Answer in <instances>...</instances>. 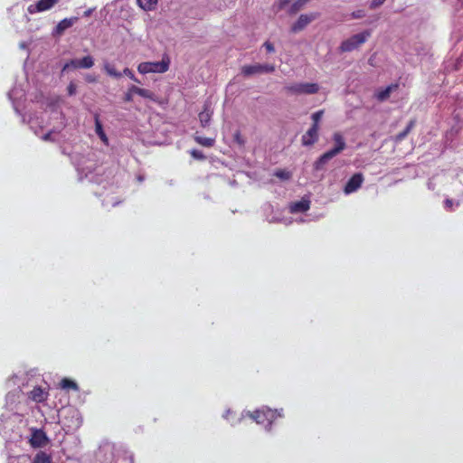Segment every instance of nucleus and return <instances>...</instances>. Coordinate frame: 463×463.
<instances>
[{"label":"nucleus","mask_w":463,"mask_h":463,"mask_svg":"<svg viewBox=\"0 0 463 463\" xmlns=\"http://www.w3.org/2000/svg\"><path fill=\"white\" fill-rule=\"evenodd\" d=\"M131 91H135V94L139 95L143 98L151 99V100L156 99V96L155 95V93L146 89H142L137 86L132 85Z\"/></svg>","instance_id":"obj_19"},{"label":"nucleus","mask_w":463,"mask_h":463,"mask_svg":"<svg viewBox=\"0 0 463 463\" xmlns=\"http://www.w3.org/2000/svg\"><path fill=\"white\" fill-rule=\"evenodd\" d=\"M213 113V112L211 109V105L206 102L204 104L203 110L199 113V120L203 128H206L210 125Z\"/></svg>","instance_id":"obj_15"},{"label":"nucleus","mask_w":463,"mask_h":463,"mask_svg":"<svg viewBox=\"0 0 463 463\" xmlns=\"http://www.w3.org/2000/svg\"><path fill=\"white\" fill-rule=\"evenodd\" d=\"M79 68L80 69H90L94 65V59L90 55H87L81 59H79Z\"/></svg>","instance_id":"obj_23"},{"label":"nucleus","mask_w":463,"mask_h":463,"mask_svg":"<svg viewBox=\"0 0 463 463\" xmlns=\"http://www.w3.org/2000/svg\"><path fill=\"white\" fill-rule=\"evenodd\" d=\"M57 2L58 0H38L36 3L30 5L27 11L31 14L44 12L52 8Z\"/></svg>","instance_id":"obj_10"},{"label":"nucleus","mask_w":463,"mask_h":463,"mask_svg":"<svg viewBox=\"0 0 463 463\" xmlns=\"http://www.w3.org/2000/svg\"><path fill=\"white\" fill-rule=\"evenodd\" d=\"M103 69L111 77L118 79L122 76V73L118 72L114 67V65L110 64L108 61L104 62Z\"/></svg>","instance_id":"obj_22"},{"label":"nucleus","mask_w":463,"mask_h":463,"mask_svg":"<svg viewBox=\"0 0 463 463\" xmlns=\"http://www.w3.org/2000/svg\"><path fill=\"white\" fill-rule=\"evenodd\" d=\"M263 46L269 52H274V51H275L274 45L270 42H268V41L265 42Z\"/></svg>","instance_id":"obj_38"},{"label":"nucleus","mask_w":463,"mask_h":463,"mask_svg":"<svg viewBox=\"0 0 463 463\" xmlns=\"http://www.w3.org/2000/svg\"><path fill=\"white\" fill-rule=\"evenodd\" d=\"M275 411L270 407H261L254 411L250 417L259 424L270 425Z\"/></svg>","instance_id":"obj_6"},{"label":"nucleus","mask_w":463,"mask_h":463,"mask_svg":"<svg viewBox=\"0 0 463 463\" xmlns=\"http://www.w3.org/2000/svg\"><path fill=\"white\" fill-rule=\"evenodd\" d=\"M118 202H113V203H112V206H116V205H118Z\"/></svg>","instance_id":"obj_45"},{"label":"nucleus","mask_w":463,"mask_h":463,"mask_svg":"<svg viewBox=\"0 0 463 463\" xmlns=\"http://www.w3.org/2000/svg\"><path fill=\"white\" fill-rule=\"evenodd\" d=\"M21 380L22 375L19 373H14L10 378L7 380V384L11 386L13 384L14 386H17L14 390L10 391L5 397L6 402L10 404L14 403H22L24 402V390L21 386Z\"/></svg>","instance_id":"obj_4"},{"label":"nucleus","mask_w":463,"mask_h":463,"mask_svg":"<svg viewBox=\"0 0 463 463\" xmlns=\"http://www.w3.org/2000/svg\"><path fill=\"white\" fill-rule=\"evenodd\" d=\"M15 90H12L9 93H8V96H9V99H13L14 96L15 95Z\"/></svg>","instance_id":"obj_41"},{"label":"nucleus","mask_w":463,"mask_h":463,"mask_svg":"<svg viewBox=\"0 0 463 463\" xmlns=\"http://www.w3.org/2000/svg\"><path fill=\"white\" fill-rule=\"evenodd\" d=\"M290 0H280V7L282 8L285 5H287Z\"/></svg>","instance_id":"obj_43"},{"label":"nucleus","mask_w":463,"mask_h":463,"mask_svg":"<svg viewBox=\"0 0 463 463\" xmlns=\"http://www.w3.org/2000/svg\"><path fill=\"white\" fill-rule=\"evenodd\" d=\"M170 58L168 55H164L159 61H145L137 66V71L141 74L147 73H164L169 70Z\"/></svg>","instance_id":"obj_3"},{"label":"nucleus","mask_w":463,"mask_h":463,"mask_svg":"<svg viewBox=\"0 0 463 463\" xmlns=\"http://www.w3.org/2000/svg\"><path fill=\"white\" fill-rule=\"evenodd\" d=\"M19 374L22 375L21 386L24 402L43 403L47 401L50 385L46 381L40 377L33 378V371Z\"/></svg>","instance_id":"obj_1"},{"label":"nucleus","mask_w":463,"mask_h":463,"mask_svg":"<svg viewBox=\"0 0 463 463\" xmlns=\"http://www.w3.org/2000/svg\"><path fill=\"white\" fill-rule=\"evenodd\" d=\"M231 413H232L231 410H230V409H228V410H227V411H226L225 417H226L229 420H230L229 416H230V414H231Z\"/></svg>","instance_id":"obj_44"},{"label":"nucleus","mask_w":463,"mask_h":463,"mask_svg":"<svg viewBox=\"0 0 463 463\" xmlns=\"http://www.w3.org/2000/svg\"><path fill=\"white\" fill-rule=\"evenodd\" d=\"M333 139L335 143V146L324 153L315 162V168L317 170L322 169V167L335 156L340 154L346 146L345 141L341 134L335 133L333 136Z\"/></svg>","instance_id":"obj_2"},{"label":"nucleus","mask_w":463,"mask_h":463,"mask_svg":"<svg viewBox=\"0 0 463 463\" xmlns=\"http://www.w3.org/2000/svg\"><path fill=\"white\" fill-rule=\"evenodd\" d=\"M21 48H25V44L24 43H21Z\"/></svg>","instance_id":"obj_47"},{"label":"nucleus","mask_w":463,"mask_h":463,"mask_svg":"<svg viewBox=\"0 0 463 463\" xmlns=\"http://www.w3.org/2000/svg\"><path fill=\"white\" fill-rule=\"evenodd\" d=\"M286 90L293 94H314L319 90L317 83H294L285 87Z\"/></svg>","instance_id":"obj_7"},{"label":"nucleus","mask_w":463,"mask_h":463,"mask_svg":"<svg viewBox=\"0 0 463 463\" xmlns=\"http://www.w3.org/2000/svg\"><path fill=\"white\" fill-rule=\"evenodd\" d=\"M79 64H80L79 59H72L63 65L62 71H65L66 70H68L70 68L80 69Z\"/></svg>","instance_id":"obj_29"},{"label":"nucleus","mask_w":463,"mask_h":463,"mask_svg":"<svg viewBox=\"0 0 463 463\" xmlns=\"http://www.w3.org/2000/svg\"><path fill=\"white\" fill-rule=\"evenodd\" d=\"M61 387L64 390H73L76 392L79 390L78 384L76 383V382H74L71 379H68V378H63L61 380Z\"/></svg>","instance_id":"obj_25"},{"label":"nucleus","mask_w":463,"mask_h":463,"mask_svg":"<svg viewBox=\"0 0 463 463\" xmlns=\"http://www.w3.org/2000/svg\"><path fill=\"white\" fill-rule=\"evenodd\" d=\"M274 175L281 180H288L291 177V173L284 169H278L274 172Z\"/></svg>","instance_id":"obj_28"},{"label":"nucleus","mask_w":463,"mask_h":463,"mask_svg":"<svg viewBox=\"0 0 463 463\" xmlns=\"http://www.w3.org/2000/svg\"><path fill=\"white\" fill-rule=\"evenodd\" d=\"M318 139V127L312 126L307 132L302 136V144L304 146H311L315 144Z\"/></svg>","instance_id":"obj_13"},{"label":"nucleus","mask_w":463,"mask_h":463,"mask_svg":"<svg viewBox=\"0 0 463 463\" xmlns=\"http://www.w3.org/2000/svg\"><path fill=\"white\" fill-rule=\"evenodd\" d=\"M318 15V13L301 14L297 22L292 25L291 31L293 33H297L303 30L308 24L317 19Z\"/></svg>","instance_id":"obj_11"},{"label":"nucleus","mask_w":463,"mask_h":463,"mask_svg":"<svg viewBox=\"0 0 463 463\" xmlns=\"http://www.w3.org/2000/svg\"><path fill=\"white\" fill-rule=\"evenodd\" d=\"M122 74L129 77L132 80L136 82H139V80L135 77L133 71L128 68H125Z\"/></svg>","instance_id":"obj_36"},{"label":"nucleus","mask_w":463,"mask_h":463,"mask_svg":"<svg viewBox=\"0 0 463 463\" xmlns=\"http://www.w3.org/2000/svg\"><path fill=\"white\" fill-rule=\"evenodd\" d=\"M72 413H73V415H74V414H78V411H77L76 410H73V411H72Z\"/></svg>","instance_id":"obj_46"},{"label":"nucleus","mask_w":463,"mask_h":463,"mask_svg":"<svg viewBox=\"0 0 463 463\" xmlns=\"http://www.w3.org/2000/svg\"><path fill=\"white\" fill-rule=\"evenodd\" d=\"M310 207V200L303 197L300 201L292 203L289 205V212L291 213H305Z\"/></svg>","instance_id":"obj_14"},{"label":"nucleus","mask_w":463,"mask_h":463,"mask_svg":"<svg viewBox=\"0 0 463 463\" xmlns=\"http://www.w3.org/2000/svg\"><path fill=\"white\" fill-rule=\"evenodd\" d=\"M371 33L369 31H364L363 33L354 34L342 42L340 45V51L343 52H352L358 48L360 45L364 43L366 40L370 37Z\"/></svg>","instance_id":"obj_5"},{"label":"nucleus","mask_w":463,"mask_h":463,"mask_svg":"<svg viewBox=\"0 0 463 463\" xmlns=\"http://www.w3.org/2000/svg\"><path fill=\"white\" fill-rule=\"evenodd\" d=\"M30 127H31V128H33V121L31 122V126Z\"/></svg>","instance_id":"obj_48"},{"label":"nucleus","mask_w":463,"mask_h":463,"mask_svg":"<svg viewBox=\"0 0 463 463\" xmlns=\"http://www.w3.org/2000/svg\"><path fill=\"white\" fill-rule=\"evenodd\" d=\"M190 154L195 159L203 160L205 158L203 153L197 149L191 150Z\"/></svg>","instance_id":"obj_32"},{"label":"nucleus","mask_w":463,"mask_h":463,"mask_svg":"<svg viewBox=\"0 0 463 463\" xmlns=\"http://www.w3.org/2000/svg\"><path fill=\"white\" fill-rule=\"evenodd\" d=\"M67 91L69 96H73L77 92V86L74 82H70V84L67 87Z\"/></svg>","instance_id":"obj_33"},{"label":"nucleus","mask_w":463,"mask_h":463,"mask_svg":"<svg viewBox=\"0 0 463 463\" xmlns=\"http://www.w3.org/2000/svg\"><path fill=\"white\" fill-rule=\"evenodd\" d=\"M413 126H414V121H412V120L410 121L409 124L407 125L406 128L395 137V141L400 142L402 139H404L407 137V135L410 133V131L411 130Z\"/></svg>","instance_id":"obj_27"},{"label":"nucleus","mask_w":463,"mask_h":463,"mask_svg":"<svg viewBox=\"0 0 463 463\" xmlns=\"http://www.w3.org/2000/svg\"><path fill=\"white\" fill-rule=\"evenodd\" d=\"M385 1L386 0H372L369 3V8L372 10L376 9V8L380 7L381 5H383Z\"/></svg>","instance_id":"obj_31"},{"label":"nucleus","mask_w":463,"mask_h":463,"mask_svg":"<svg viewBox=\"0 0 463 463\" xmlns=\"http://www.w3.org/2000/svg\"><path fill=\"white\" fill-rule=\"evenodd\" d=\"M95 132L100 140L106 145H109V138L103 130L102 124L99 120V115H95Z\"/></svg>","instance_id":"obj_18"},{"label":"nucleus","mask_w":463,"mask_h":463,"mask_svg":"<svg viewBox=\"0 0 463 463\" xmlns=\"http://www.w3.org/2000/svg\"><path fill=\"white\" fill-rule=\"evenodd\" d=\"M261 73L263 72H273L275 71V67L273 65L269 64H260Z\"/></svg>","instance_id":"obj_37"},{"label":"nucleus","mask_w":463,"mask_h":463,"mask_svg":"<svg viewBox=\"0 0 463 463\" xmlns=\"http://www.w3.org/2000/svg\"><path fill=\"white\" fill-rule=\"evenodd\" d=\"M364 16H365V13L364 10H356L351 14V17L354 19H361Z\"/></svg>","instance_id":"obj_35"},{"label":"nucleus","mask_w":463,"mask_h":463,"mask_svg":"<svg viewBox=\"0 0 463 463\" xmlns=\"http://www.w3.org/2000/svg\"><path fill=\"white\" fill-rule=\"evenodd\" d=\"M398 88L399 84H391L384 88L383 90H378L377 93L375 94V97L379 101H384L390 97L391 93L398 90Z\"/></svg>","instance_id":"obj_17"},{"label":"nucleus","mask_w":463,"mask_h":463,"mask_svg":"<svg viewBox=\"0 0 463 463\" xmlns=\"http://www.w3.org/2000/svg\"><path fill=\"white\" fill-rule=\"evenodd\" d=\"M324 114V111L323 110H318L315 113L312 114V119L314 121V124L312 126H317L318 127V123L320 121V119L322 118V116Z\"/></svg>","instance_id":"obj_30"},{"label":"nucleus","mask_w":463,"mask_h":463,"mask_svg":"<svg viewBox=\"0 0 463 463\" xmlns=\"http://www.w3.org/2000/svg\"><path fill=\"white\" fill-rule=\"evenodd\" d=\"M29 443L33 448H43L47 445L49 439L42 429H32Z\"/></svg>","instance_id":"obj_9"},{"label":"nucleus","mask_w":463,"mask_h":463,"mask_svg":"<svg viewBox=\"0 0 463 463\" xmlns=\"http://www.w3.org/2000/svg\"><path fill=\"white\" fill-rule=\"evenodd\" d=\"M135 94V91H131V86L128 88V91L124 95V100L126 102H131L133 101V96Z\"/></svg>","instance_id":"obj_34"},{"label":"nucleus","mask_w":463,"mask_h":463,"mask_svg":"<svg viewBox=\"0 0 463 463\" xmlns=\"http://www.w3.org/2000/svg\"><path fill=\"white\" fill-rule=\"evenodd\" d=\"M92 12H93L92 9H89V10L85 11L84 16H86V17L90 16L92 14Z\"/></svg>","instance_id":"obj_42"},{"label":"nucleus","mask_w":463,"mask_h":463,"mask_svg":"<svg viewBox=\"0 0 463 463\" xmlns=\"http://www.w3.org/2000/svg\"><path fill=\"white\" fill-rule=\"evenodd\" d=\"M78 19L79 18L76 16L62 19L55 27V33L61 34L65 30L71 28L78 21Z\"/></svg>","instance_id":"obj_16"},{"label":"nucleus","mask_w":463,"mask_h":463,"mask_svg":"<svg viewBox=\"0 0 463 463\" xmlns=\"http://www.w3.org/2000/svg\"><path fill=\"white\" fill-rule=\"evenodd\" d=\"M85 80H86V81H88L90 83L97 81V78L95 76H93V75H90V74L86 75L85 76Z\"/></svg>","instance_id":"obj_40"},{"label":"nucleus","mask_w":463,"mask_h":463,"mask_svg":"<svg viewBox=\"0 0 463 463\" xmlns=\"http://www.w3.org/2000/svg\"><path fill=\"white\" fill-rule=\"evenodd\" d=\"M32 463H52V456L45 451H38Z\"/></svg>","instance_id":"obj_20"},{"label":"nucleus","mask_w":463,"mask_h":463,"mask_svg":"<svg viewBox=\"0 0 463 463\" xmlns=\"http://www.w3.org/2000/svg\"><path fill=\"white\" fill-rule=\"evenodd\" d=\"M364 183V175L361 173L354 174L346 183L344 193L350 194L356 192Z\"/></svg>","instance_id":"obj_12"},{"label":"nucleus","mask_w":463,"mask_h":463,"mask_svg":"<svg viewBox=\"0 0 463 463\" xmlns=\"http://www.w3.org/2000/svg\"><path fill=\"white\" fill-rule=\"evenodd\" d=\"M194 140L201 146H206V147H212L215 143L214 138L204 137H201V136H195Z\"/></svg>","instance_id":"obj_24"},{"label":"nucleus","mask_w":463,"mask_h":463,"mask_svg":"<svg viewBox=\"0 0 463 463\" xmlns=\"http://www.w3.org/2000/svg\"><path fill=\"white\" fill-rule=\"evenodd\" d=\"M241 72L244 76H250L253 74L261 73L260 64L245 65L242 67Z\"/></svg>","instance_id":"obj_21"},{"label":"nucleus","mask_w":463,"mask_h":463,"mask_svg":"<svg viewBox=\"0 0 463 463\" xmlns=\"http://www.w3.org/2000/svg\"><path fill=\"white\" fill-rule=\"evenodd\" d=\"M445 208L449 211L453 210L454 202L451 199H446L444 202Z\"/></svg>","instance_id":"obj_39"},{"label":"nucleus","mask_w":463,"mask_h":463,"mask_svg":"<svg viewBox=\"0 0 463 463\" xmlns=\"http://www.w3.org/2000/svg\"><path fill=\"white\" fill-rule=\"evenodd\" d=\"M53 118L57 120V122L52 126V128L42 137V139L44 141L51 140V136L53 133H58L61 131L66 127V118L62 112L55 110L53 111Z\"/></svg>","instance_id":"obj_8"},{"label":"nucleus","mask_w":463,"mask_h":463,"mask_svg":"<svg viewBox=\"0 0 463 463\" xmlns=\"http://www.w3.org/2000/svg\"><path fill=\"white\" fill-rule=\"evenodd\" d=\"M139 6L144 10L155 9L158 0H137Z\"/></svg>","instance_id":"obj_26"}]
</instances>
